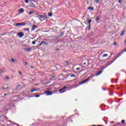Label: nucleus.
<instances>
[{"instance_id": "f257e3e1", "label": "nucleus", "mask_w": 126, "mask_h": 126, "mask_svg": "<svg viewBox=\"0 0 126 126\" xmlns=\"http://www.w3.org/2000/svg\"><path fill=\"white\" fill-rule=\"evenodd\" d=\"M95 76L94 75L93 76H90L88 78L84 80V81H82L81 83H79V84H83L84 83H85L87 82V81H89L90 79H91V78H93V77H94Z\"/></svg>"}, {"instance_id": "f03ea898", "label": "nucleus", "mask_w": 126, "mask_h": 126, "mask_svg": "<svg viewBox=\"0 0 126 126\" xmlns=\"http://www.w3.org/2000/svg\"><path fill=\"white\" fill-rule=\"evenodd\" d=\"M44 93H46L47 96H51V95H53V94H54V92L48 90L44 91Z\"/></svg>"}, {"instance_id": "7ed1b4c3", "label": "nucleus", "mask_w": 126, "mask_h": 126, "mask_svg": "<svg viewBox=\"0 0 126 126\" xmlns=\"http://www.w3.org/2000/svg\"><path fill=\"white\" fill-rule=\"evenodd\" d=\"M26 24L24 23V22L19 23H16L15 26L18 27V26H25Z\"/></svg>"}, {"instance_id": "20e7f679", "label": "nucleus", "mask_w": 126, "mask_h": 126, "mask_svg": "<svg viewBox=\"0 0 126 126\" xmlns=\"http://www.w3.org/2000/svg\"><path fill=\"white\" fill-rule=\"evenodd\" d=\"M17 36L19 37V38H22L24 36V33L23 32H18L17 34Z\"/></svg>"}, {"instance_id": "39448f33", "label": "nucleus", "mask_w": 126, "mask_h": 126, "mask_svg": "<svg viewBox=\"0 0 126 126\" xmlns=\"http://www.w3.org/2000/svg\"><path fill=\"white\" fill-rule=\"evenodd\" d=\"M42 45H44V46H48V43H47L46 41H42L41 43L38 45V46L41 47Z\"/></svg>"}, {"instance_id": "423d86ee", "label": "nucleus", "mask_w": 126, "mask_h": 126, "mask_svg": "<svg viewBox=\"0 0 126 126\" xmlns=\"http://www.w3.org/2000/svg\"><path fill=\"white\" fill-rule=\"evenodd\" d=\"M67 88V87H64L63 88H62L59 90V92H61V93H63V92H65V90H64V89H66ZM63 90H64V91H63Z\"/></svg>"}, {"instance_id": "0eeeda50", "label": "nucleus", "mask_w": 126, "mask_h": 126, "mask_svg": "<svg viewBox=\"0 0 126 126\" xmlns=\"http://www.w3.org/2000/svg\"><path fill=\"white\" fill-rule=\"evenodd\" d=\"M38 28V26L36 25H33L32 28V31H35V29Z\"/></svg>"}, {"instance_id": "6e6552de", "label": "nucleus", "mask_w": 126, "mask_h": 126, "mask_svg": "<svg viewBox=\"0 0 126 126\" xmlns=\"http://www.w3.org/2000/svg\"><path fill=\"white\" fill-rule=\"evenodd\" d=\"M124 53H125V51H123V52H121L119 55H118L115 58L114 61H116V60H117V59H118V58H120V56H122V55H123V54H124Z\"/></svg>"}, {"instance_id": "1a4fd4ad", "label": "nucleus", "mask_w": 126, "mask_h": 126, "mask_svg": "<svg viewBox=\"0 0 126 126\" xmlns=\"http://www.w3.org/2000/svg\"><path fill=\"white\" fill-rule=\"evenodd\" d=\"M19 14H21V13H24V9L23 8H20L19 9Z\"/></svg>"}, {"instance_id": "9d476101", "label": "nucleus", "mask_w": 126, "mask_h": 126, "mask_svg": "<svg viewBox=\"0 0 126 126\" xmlns=\"http://www.w3.org/2000/svg\"><path fill=\"white\" fill-rule=\"evenodd\" d=\"M27 12L29 15H32V14H34V13H35V11H30Z\"/></svg>"}, {"instance_id": "9b49d317", "label": "nucleus", "mask_w": 126, "mask_h": 126, "mask_svg": "<svg viewBox=\"0 0 126 126\" xmlns=\"http://www.w3.org/2000/svg\"><path fill=\"white\" fill-rule=\"evenodd\" d=\"M24 50H25V52H31V48H24Z\"/></svg>"}, {"instance_id": "f8f14e48", "label": "nucleus", "mask_w": 126, "mask_h": 126, "mask_svg": "<svg viewBox=\"0 0 126 126\" xmlns=\"http://www.w3.org/2000/svg\"><path fill=\"white\" fill-rule=\"evenodd\" d=\"M88 10H91V11H93L94 10V7H89L88 8Z\"/></svg>"}, {"instance_id": "ddd939ff", "label": "nucleus", "mask_w": 126, "mask_h": 126, "mask_svg": "<svg viewBox=\"0 0 126 126\" xmlns=\"http://www.w3.org/2000/svg\"><path fill=\"white\" fill-rule=\"evenodd\" d=\"M20 87H21V84H19V85H18L16 87L15 89H16V90H18V89H19V88H20Z\"/></svg>"}, {"instance_id": "4468645a", "label": "nucleus", "mask_w": 126, "mask_h": 126, "mask_svg": "<svg viewBox=\"0 0 126 126\" xmlns=\"http://www.w3.org/2000/svg\"><path fill=\"white\" fill-rule=\"evenodd\" d=\"M38 17H40V18H45V16L43 15H38Z\"/></svg>"}, {"instance_id": "2eb2a0df", "label": "nucleus", "mask_w": 126, "mask_h": 126, "mask_svg": "<svg viewBox=\"0 0 126 126\" xmlns=\"http://www.w3.org/2000/svg\"><path fill=\"white\" fill-rule=\"evenodd\" d=\"M103 72V71L100 70L99 71L97 74H96V76H98V75H100V74H101V73H102Z\"/></svg>"}, {"instance_id": "dca6fc26", "label": "nucleus", "mask_w": 126, "mask_h": 126, "mask_svg": "<svg viewBox=\"0 0 126 126\" xmlns=\"http://www.w3.org/2000/svg\"><path fill=\"white\" fill-rule=\"evenodd\" d=\"M125 33H126V31H123L122 32V33H120V36H123V35L125 34Z\"/></svg>"}, {"instance_id": "f3484780", "label": "nucleus", "mask_w": 126, "mask_h": 126, "mask_svg": "<svg viewBox=\"0 0 126 126\" xmlns=\"http://www.w3.org/2000/svg\"><path fill=\"white\" fill-rule=\"evenodd\" d=\"M34 91H38V90H37L36 89H32L31 91V92L32 93L34 92Z\"/></svg>"}, {"instance_id": "a211bd4d", "label": "nucleus", "mask_w": 126, "mask_h": 126, "mask_svg": "<svg viewBox=\"0 0 126 126\" xmlns=\"http://www.w3.org/2000/svg\"><path fill=\"white\" fill-rule=\"evenodd\" d=\"M87 21H88V23L89 25H90V24H91V22H92V20H87Z\"/></svg>"}, {"instance_id": "6ab92c4d", "label": "nucleus", "mask_w": 126, "mask_h": 126, "mask_svg": "<svg viewBox=\"0 0 126 126\" xmlns=\"http://www.w3.org/2000/svg\"><path fill=\"white\" fill-rule=\"evenodd\" d=\"M48 15L50 17H52V16H53V13H49Z\"/></svg>"}, {"instance_id": "aec40b11", "label": "nucleus", "mask_w": 126, "mask_h": 126, "mask_svg": "<svg viewBox=\"0 0 126 126\" xmlns=\"http://www.w3.org/2000/svg\"><path fill=\"white\" fill-rule=\"evenodd\" d=\"M70 76L71 77H76V75L74 74H72Z\"/></svg>"}, {"instance_id": "412c9836", "label": "nucleus", "mask_w": 126, "mask_h": 126, "mask_svg": "<svg viewBox=\"0 0 126 126\" xmlns=\"http://www.w3.org/2000/svg\"><path fill=\"white\" fill-rule=\"evenodd\" d=\"M103 58H105L106 57H108V54H105L102 55Z\"/></svg>"}, {"instance_id": "4be33fe9", "label": "nucleus", "mask_w": 126, "mask_h": 126, "mask_svg": "<svg viewBox=\"0 0 126 126\" xmlns=\"http://www.w3.org/2000/svg\"><path fill=\"white\" fill-rule=\"evenodd\" d=\"M108 65H110V64H112V63H113V62L112 61H109L108 62Z\"/></svg>"}, {"instance_id": "5701e85b", "label": "nucleus", "mask_w": 126, "mask_h": 126, "mask_svg": "<svg viewBox=\"0 0 126 126\" xmlns=\"http://www.w3.org/2000/svg\"><path fill=\"white\" fill-rule=\"evenodd\" d=\"M11 62H12V63H15V60L14 59H13V58H12L11 59Z\"/></svg>"}, {"instance_id": "b1692460", "label": "nucleus", "mask_w": 126, "mask_h": 126, "mask_svg": "<svg viewBox=\"0 0 126 126\" xmlns=\"http://www.w3.org/2000/svg\"><path fill=\"white\" fill-rule=\"evenodd\" d=\"M31 5H32V7H35V4L34 3H32L31 4Z\"/></svg>"}, {"instance_id": "393cba45", "label": "nucleus", "mask_w": 126, "mask_h": 126, "mask_svg": "<svg viewBox=\"0 0 126 126\" xmlns=\"http://www.w3.org/2000/svg\"><path fill=\"white\" fill-rule=\"evenodd\" d=\"M5 85H4L3 87V89L4 90H5V89H7V88H8V87H7V88H5Z\"/></svg>"}, {"instance_id": "a878e982", "label": "nucleus", "mask_w": 126, "mask_h": 126, "mask_svg": "<svg viewBox=\"0 0 126 126\" xmlns=\"http://www.w3.org/2000/svg\"><path fill=\"white\" fill-rule=\"evenodd\" d=\"M29 2V0H25V2H26V3H28Z\"/></svg>"}, {"instance_id": "bb28decb", "label": "nucleus", "mask_w": 126, "mask_h": 126, "mask_svg": "<svg viewBox=\"0 0 126 126\" xmlns=\"http://www.w3.org/2000/svg\"><path fill=\"white\" fill-rule=\"evenodd\" d=\"M35 44H36V41H33L32 42V45H35Z\"/></svg>"}, {"instance_id": "cd10ccee", "label": "nucleus", "mask_w": 126, "mask_h": 126, "mask_svg": "<svg viewBox=\"0 0 126 126\" xmlns=\"http://www.w3.org/2000/svg\"><path fill=\"white\" fill-rule=\"evenodd\" d=\"M89 30H91V26L90 25H89V28H88Z\"/></svg>"}, {"instance_id": "c85d7f7f", "label": "nucleus", "mask_w": 126, "mask_h": 126, "mask_svg": "<svg viewBox=\"0 0 126 126\" xmlns=\"http://www.w3.org/2000/svg\"><path fill=\"white\" fill-rule=\"evenodd\" d=\"M99 20V17H97L96 18H95V21H98Z\"/></svg>"}, {"instance_id": "c756f323", "label": "nucleus", "mask_w": 126, "mask_h": 126, "mask_svg": "<svg viewBox=\"0 0 126 126\" xmlns=\"http://www.w3.org/2000/svg\"><path fill=\"white\" fill-rule=\"evenodd\" d=\"M35 98H38L39 97H40V95L39 94H37L35 96Z\"/></svg>"}, {"instance_id": "7c9ffc66", "label": "nucleus", "mask_w": 126, "mask_h": 126, "mask_svg": "<svg viewBox=\"0 0 126 126\" xmlns=\"http://www.w3.org/2000/svg\"><path fill=\"white\" fill-rule=\"evenodd\" d=\"M125 122H126V121H125V120H122L121 121L122 124H125Z\"/></svg>"}, {"instance_id": "2f4dec72", "label": "nucleus", "mask_w": 126, "mask_h": 126, "mask_svg": "<svg viewBox=\"0 0 126 126\" xmlns=\"http://www.w3.org/2000/svg\"><path fill=\"white\" fill-rule=\"evenodd\" d=\"M95 2L98 3V2H99V1H100V0H95Z\"/></svg>"}, {"instance_id": "473e14b6", "label": "nucleus", "mask_w": 126, "mask_h": 126, "mask_svg": "<svg viewBox=\"0 0 126 126\" xmlns=\"http://www.w3.org/2000/svg\"><path fill=\"white\" fill-rule=\"evenodd\" d=\"M52 30H57V27H53Z\"/></svg>"}, {"instance_id": "72a5a7b5", "label": "nucleus", "mask_w": 126, "mask_h": 126, "mask_svg": "<svg viewBox=\"0 0 126 126\" xmlns=\"http://www.w3.org/2000/svg\"><path fill=\"white\" fill-rule=\"evenodd\" d=\"M25 30H26V31L29 32L30 29L29 28H27V29H25Z\"/></svg>"}, {"instance_id": "f704fd0d", "label": "nucleus", "mask_w": 126, "mask_h": 126, "mask_svg": "<svg viewBox=\"0 0 126 126\" xmlns=\"http://www.w3.org/2000/svg\"><path fill=\"white\" fill-rule=\"evenodd\" d=\"M76 70H77V71L80 70V68L79 67H78V68H77L76 69Z\"/></svg>"}, {"instance_id": "c9c22d12", "label": "nucleus", "mask_w": 126, "mask_h": 126, "mask_svg": "<svg viewBox=\"0 0 126 126\" xmlns=\"http://www.w3.org/2000/svg\"><path fill=\"white\" fill-rule=\"evenodd\" d=\"M18 72H19L20 75H21V74H22V73H21V71H19Z\"/></svg>"}, {"instance_id": "e433bc0d", "label": "nucleus", "mask_w": 126, "mask_h": 126, "mask_svg": "<svg viewBox=\"0 0 126 126\" xmlns=\"http://www.w3.org/2000/svg\"><path fill=\"white\" fill-rule=\"evenodd\" d=\"M25 65H28V63H27V62H25Z\"/></svg>"}, {"instance_id": "4c0bfd02", "label": "nucleus", "mask_w": 126, "mask_h": 126, "mask_svg": "<svg viewBox=\"0 0 126 126\" xmlns=\"http://www.w3.org/2000/svg\"><path fill=\"white\" fill-rule=\"evenodd\" d=\"M5 78H6V79L9 80V77L6 76Z\"/></svg>"}, {"instance_id": "58836bf2", "label": "nucleus", "mask_w": 126, "mask_h": 126, "mask_svg": "<svg viewBox=\"0 0 126 126\" xmlns=\"http://www.w3.org/2000/svg\"><path fill=\"white\" fill-rule=\"evenodd\" d=\"M114 123H115L114 121H111L110 122V124L112 125V124H114Z\"/></svg>"}, {"instance_id": "ea45409f", "label": "nucleus", "mask_w": 126, "mask_h": 126, "mask_svg": "<svg viewBox=\"0 0 126 126\" xmlns=\"http://www.w3.org/2000/svg\"><path fill=\"white\" fill-rule=\"evenodd\" d=\"M118 1L119 3H121V2H122V0H118Z\"/></svg>"}, {"instance_id": "a19ab883", "label": "nucleus", "mask_w": 126, "mask_h": 126, "mask_svg": "<svg viewBox=\"0 0 126 126\" xmlns=\"http://www.w3.org/2000/svg\"><path fill=\"white\" fill-rule=\"evenodd\" d=\"M59 50H60V49H59V48L55 49V51H59Z\"/></svg>"}, {"instance_id": "79ce46f5", "label": "nucleus", "mask_w": 126, "mask_h": 126, "mask_svg": "<svg viewBox=\"0 0 126 126\" xmlns=\"http://www.w3.org/2000/svg\"><path fill=\"white\" fill-rule=\"evenodd\" d=\"M113 45H114V46H116V45H117V43H116V42H114V43H113Z\"/></svg>"}, {"instance_id": "37998d69", "label": "nucleus", "mask_w": 126, "mask_h": 126, "mask_svg": "<svg viewBox=\"0 0 126 126\" xmlns=\"http://www.w3.org/2000/svg\"><path fill=\"white\" fill-rule=\"evenodd\" d=\"M83 64H84V65H86V63H85V62L84 63H83Z\"/></svg>"}, {"instance_id": "c03bdc74", "label": "nucleus", "mask_w": 126, "mask_h": 126, "mask_svg": "<svg viewBox=\"0 0 126 126\" xmlns=\"http://www.w3.org/2000/svg\"><path fill=\"white\" fill-rule=\"evenodd\" d=\"M1 72H2V71L1 70V69H0V74L1 73Z\"/></svg>"}, {"instance_id": "a18cd8bd", "label": "nucleus", "mask_w": 126, "mask_h": 126, "mask_svg": "<svg viewBox=\"0 0 126 126\" xmlns=\"http://www.w3.org/2000/svg\"><path fill=\"white\" fill-rule=\"evenodd\" d=\"M6 95H7V94H4V96H6Z\"/></svg>"}, {"instance_id": "49530a36", "label": "nucleus", "mask_w": 126, "mask_h": 126, "mask_svg": "<svg viewBox=\"0 0 126 126\" xmlns=\"http://www.w3.org/2000/svg\"><path fill=\"white\" fill-rule=\"evenodd\" d=\"M117 125H121L120 123H117Z\"/></svg>"}, {"instance_id": "de8ad7c7", "label": "nucleus", "mask_w": 126, "mask_h": 126, "mask_svg": "<svg viewBox=\"0 0 126 126\" xmlns=\"http://www.w3.org/2000/svg\"><path fill=\"white\" fill-rule=\"evenodd\" d=\"M33 67H33V66H31V68H33Z\"/></svg>"}, {"instance_id": "09e8293b", "label": "nucleus", "mask_w": 126, "mask_h": 126, "mask_svg": "<svg viewBox=\"0 0 126 126\" xmlns=\"http://www.w3.org/2000/svg\"><path fill=\"white\" fill-rule=\"evenodd\" d=\"M126 52V49H125V51H124V52Z\"/></svg>"}]
</instances>
